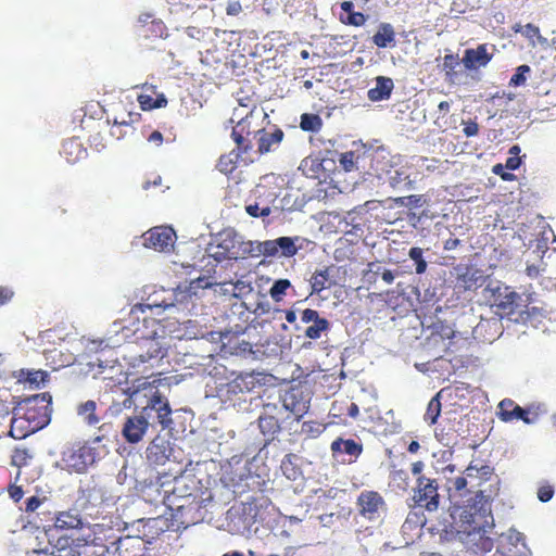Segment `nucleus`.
Masks as SVG:
<instances>
[{"instance_id":"ea45409f","label":"nucleus","mask_w":556,"mask_h":556,"mask_svg":"<svg viewBox=\"0 0 556 556\" xmlns=\"http://www.w3.org/2000/svg\"><path fill=\"white\" fill-rule=\"evenodd\" d=\"M326 430V425L317 420L304 421L301 426L300 433L305 438L315 439Z\"/></svg>"},{"instance_id":"79ce46f5","label":"nucleus","mask_w":556,"mask_h":556,"mask_svg":"<svg viewBox=\"0 0 556 556\" xmlns=\"http://www.w3.org/2000/svg\"><path fill=\"white\" fill-rule=\"evenodd\" d=\"M409 258L415 264V271L417 275H422L426 273L428 264L424 258V251L419 247H413L408 251Z\"/></svg>"},{"instance_id":"aec40b11","label":"nucleus","mask_w":556,"mask_h":556,"mask_svg":"<svg viewBox=\"0 0 556 556\" xmlns=\"http://www.w3.org/2000/svg\"><path fill=\"white\" fill-rule=\"evenodd\" d=\"M491 60L492 54L488 52L486 46L479 45L475 49L465 50L462 62L467 70H476L486 66Z\"/></svg>"},{"instance_id":"412c9836","label":"nucleus","mask_w":556,"mask_h":556,"mask_svg":"<svg viewBox=\"0 0 556 556\" xmlns=\"http://www.w3.org/2000/svg\"><path fill=\"white\" fill-rule=\"evenodd\" d=\"M376 86L370 88L367 97L372 102H379L390 99L394 89V83L390 77L378 76L375 78Z\"/></svg>"},{"instance_id":"69168bd1","label":"nucleus","mask_w":556,"mask_h":556,"mask_svg":"<svg viewBox=\"0 0 556 556\" xmlns=\"http://www.w3.org/2000/svg\"><path fill=\"white\" fill-rule=\"evenodd\" d=\"M134 123V115L131 113L127 114V118L122 117L118 119L117 117L114 118L113 124L114 126L119 129L122 127H130Z\"/></svg>"},{"instance_id":"393cba45","label":"nucleus","mask_w":556,"mask_h":556,"mask_svg":"<svg viewBox=\"0 0 556 556\" xmlns=\"http://www.w3.org/2000/svg\"><path fill=\"white\" fill-rule=\"evenodd\" d=\"M299 170L307 178L319 179L324 172L323 160L317 155H308L301 161Z\"/></svg>"},{"instance_id":"72a5a7b5","label":"nucleus","mask_w":556,"mask_h":556,"mask_svg":"<svg viewBox=\"0 0 556 556\" xmlns=\"http://www.w3.org/2000/svg\"><path fill=\"white\" fill-rule=\"evenodd\" d=\"M258 427L261 432L269 439H274L275 434L280 431L279 420L274 416H261Z\"/></svg>"},{"instance_id":"4468645a","label":"nucleus","mask_w":556,"mask_h":556,"mask_svg":"<svg viewBox=\"0 0 556 556\" xmlns=\"http://www.w3.org/2000/svg\"><path fill=\"white\" fill-rule=\"evenodd\" d=\"M501 317H492L489 319L482 318L473 328V336L482 342L492 343L503 332V325Z\"/></svg>"},{"instance_id":"f8f14e48","label":"nucleus","mask_w":556,"mask_h":556,"mask_svg":"<svg viewBox=\"0 0 556 556\" xmlns=\"http://www.w3.org/2000/svg\"><path fill=\"white\" fill-rule=\"evenodd\" d=\"M283 138L285 132L281 128L275 125L270 128L264 126L256 137V152L258 154H266L276 151Z\"/></svg>"},{"instance_id":"e433bc0d","label":"nucleus","mask_w":556,"mask_h":556,"mask_svg":"<svg viewBox=\"0 0 556 556\" xmlns=\"http://www.w3.org/2000/svg\"><path fill=\"white\" fill-rule=\"evenodd\" d=\"M389 184L392 188H406L410 189L413 187V181L409 178V175L404 169H394L389 170Z\"/></svg>"},{"instance_id":"e2e57ef3","label":"nucleus","mask_w":556,"mask_h":556,"mask_svg":"<svg viewBox=\"0 0 556 556\" xmlns=\"http://www.w3.org/2000/svg\"><path fill=\"white\" fill-rule=\"evenodd\" d=\"M14 296V291L5 286L0 287V305L9 303Z\"/></svg>"},{"instance_id":"bf43d9fd","label":"nucleus","mask_w":556,"mask_h":556,"mask_svg":"<svg viewBox=\"0 0 556 556\" xmlns=\"http://www.w3.org/2000/svg\"><path fill=\"white\" fill-rule=\"evenodd\" d=\"M321 317L319 316V313L312 308H305L301 313V320L305 324L309 323H316V320H319Z\"/></svg>"},{"instance_id":"37998d69","label":"nucleus","mask_w":556,"mask_h":556,"mask_svg":"<svg viewBox=\"0 0 556 556\" xmlns=\"http://www.w3.org/2000/svg\"><path fill=\"white\" fill-rule=\"evenodd\" d=\"M329 280V274L327 269H323L314 273L309 282L312 287V293H320L327 288V281Z\"/></svg>"},{"instance_id":"f257e3e1","label":"nucleus","mask_w":556,"mask_h":556,"mask_svg":"<svg viewBox=\"0 0 556 556\" xmlns=\"http://www.w3.org/2000/svg\"><path fill=\"white\" fill-rule=\"evenodd\" d=\"M10 435L16 440L43 429L51 421L52 395L49 392L37 393L23 399L14 396Z\"/></svg>"},{"instance_id":"6e6552de","label":"nucleus","mask_w":556,"mask_h":556,"mask_svg":"<svg viewBox=\"0 0 556 556\" xmlns=\"http://www.w3.org/2000/svg\"><path fill=\"white\" fill-rule=\"evenodd\" d=\"M356 508L362 518L369 522L378 523L387 514L388 505L379 492L364 490L356 498Z\"/></svg>"},{"instance_id":"6ab92c4d","label":"nucleus","mask_w":556,"mask_h":556,"mask_svg":"<svg viewBox=\"0 0 556 556\" xmlns=\"http://www.w3.org/2000/svg\"><path fill=\"white\" fill-rule=\"evenodd\" d=\"M172 452L170 443L164 438H154L147 447V459L153 465H163Z\"/></svg>"},{"instance_id":"a18cd8bd","label":"nucleus","mask_w":556,"mask_h":556,"mask_svg":"<svg viewBox=\"0 0 556 556\" xmlns=\"http://www.w3.org/2000/svg\"><path fill=\"white\" fill-rule=\"evenodd\" d=\"M278 250L281 251V255L290 257L296 254L298 248L290 237H280L277 239Z\"/></svg>"},{"instance_id":"f03ea898","label":"nucleus","mask_w":556,"mask_h":556,"mask_svg":"<svg viewBox=\"0 0 556 556\" xmlns=\"http://www.w3.org/2000/svg\"><path fill=\"white\" fill-rule=\"evenodd\" d=\"M152 324L156 326V328L152 330V334L142 336L147 352L136 357L130 365L128 376L132 377V382L149 379H153L152 382H170L172 379H175L176 382H180L187 378H193V372L163 377L166 371L161 367L163 366L162 361L166 355V349L164 343L160 341L163 334H160L159 330L164 333V329L156 320H152Z\"/></svg>"},{"instance_id":"9b49d317","label":"nucleus","mask_w":556,"mask_h":556,"mask_svg":"<svg viewBox=\"0 0 556 556\" xmlns=\"http://www.w3.org/2000/svg\"><path fill=\"white\" fill-rule=\"evenodd\" d=\"M492 307L498 317H511L520 307L521 296L509 287H498L493 294Z\"/></svg>"},{"instance_id":"0e129e2a","label":"nucleus","mask_w":556,"mask_h":556,"mask_svg":"<svg viewBox=\"0 0 556 556\" xmlns=\"http://www.w3.org/2000/svg\"><path fill=\"white\" fill-rule=\"evenodd\" d=\"M439 344L442 345V349H441L442 351L447 349V343L445 342L444 338L439 333H432L427 339V345H439Z\"/></svg>"},{"instance_id":"4c0bfd02","label":"nucleus","mask_w":556,"mask_h":556,"mask_svg":"<svg viewBox=\"0 0 556 556\" xmlns=\"http://www.w3.org/2000/svg\"><path fill=\"white\" fill-rule=\"evenodd\" d=\"M295 455L287 454L281 462V470L289 480H296L302 471L300 467L294 463Z\"/></svg>"},{"instance_id":"4be33fe9","label":"nucleus","mask_w":556,"mask_h":556,"mask_svg":"<svg viewBox=\"0 0 556 556\" xmlns=\"http://www.w3.org/2000/svg\"><path fill=\"white\" fill-rule=\"evenodd\" d=\"M340 8L342 12L339 15V21L344 25L361 27L368 20V15L354 11V3L352 1L341 2Z\"/></svg>"},{"instance_id":"c756f323","label":"nucleus","mask_w":556,"mask_h":556,"mask_svg":"<svg viewBox=\"0 0 556 556\" xmlns=\"http://www.w3.org/2000/svg\"><path fill=\"white\" fill-rule=\"evenodd\" d=\"M247 153L248 152L239 151V149L237 148L236 150H232L227 154H223L219 157L216 165L218 170L226 175L232 174L238 166L239 159Z\"/></svg>"},{"instance_id":"5701e85b","label":"nucleus","mask_w":556,"mask_h":556,"mask_svg":"<svg viewBox=\"0 0 556 556\" xmlns=\"http://www.w3.org/2000/svg\"><path fill=\"white\" fill-rule=\"evenodd\" d=\"M61 155L67 161V163L75 164L86 157L87 151L81 141L76 137H73L63 142Z\"/></svg>"},{"instance_id":"7ed1b4c3","label":"nucleus","mask_w":556,"mask_h":556,"mask_svg":"<svg viewBox=\"0 0 556 556\" xmlns=\"http://www.w3.org/2000/svg\"><path fill=\"white\" fill-rule=\"evenodd\" d=\"M150 393L151 395L142 407L141 414L128 417L124 422L122 434L128 443L135 444L140 442L149 426L154 422H157L162 429L169 428L173 422L168 400L157 390H150Z\"/></svg>"},{"instance_id":"58836bf2","label":"nucleus","mask_w":556,"mask_h":556,"mask_svg":"<svg viewBox=\"0 0 556 556\" xmlns=\"http://www.w3.org/2000/svg\"><path fill=\"white\" fill-rule=\"evenodd\" d=\"M138 102L140 108L144 111L163 108L167 104V100L164 94H159L155 99L148 93H141L138 96Z\"/></svg>"},{"instance_id":"de8ad7c7","label":"nucleus","mask_w":556,"mask_h":556,"mask_svg":"<svg viewBox=\"0 0 556 556\" xmlns=\"http://www.w3.org/2000/svg\"><path fill=\"white\" fill-rule=\"evenodd\" d=\"M253 288L250 282L244 280H237L232 283V296L233 298H242L250 292H252Z\"/></svg>"},{"instance_id":"603ef678","label":"nucleus","mask_w":556,"mask_h":556,"mask_svg":"<svg viewBox=\"0 0 556 556\" xmlns=\"http://www.w3.org/2000/svg\"><path fill=\"white\" fill-rule=\"evenodd\" d=\"M339 162L346 172L352 170L355 167V152L348 151L342 153Z\"/></svg>"},{"instance_id":"6e6d98bb","label":"nucleus","mask_w":556,"mask_h":556,"mask_svg":"<svg viewBox=\"0 0 556 556\" xmlns=\"http://www.w3.org/2000/svg\"><path fill=\"white\" fill-rule=\"evenodd\" d=\"M503 164L498 163L492 167L493 174L500 176L504 181H513L516 176L513 173L506 172Z\"/></svg>"},{"instance_id":"13d9d810","label":"nucleus","mask_w":556,"mask_h":556,"mask_svg":"<svg viewBox=\"0 0 556 556\" xmlns=\"http://www.w3.org/2000/svg\"><path fill=\"white\" fill-rule=\"evenodd\" d=\"M554 495V488L549 484L542 485L538 490V497L541 502H548Z\"/></svg>"},{"instance_id":"f3484780","label":"nucleus","mask_w":556,"mask_h":556,"mask_svg":"<svg viewBox=\"0 0 556 556\" xmlns=\"http://www.w3.org/2000/svg\"><path fill=\"white\" fill-rule=\"evenodd\" d=\"M458 390V388H455L454 386H447L443 389H441L428 403L426 413L424 415V421L429 425L433 426L437 424L440 415H441V400L451 397L453 393H455Z\"/></svg>"},{"instance_id":"a878e982","label":"nucleus","mask_w":556,"mask_h":556,"mask_svg":"<svg viewBox=\"0 0 556 556\" xmlns=\"http://www.w3.org/2000/svg\"><path fill=\"white\" fill-rule=\"evenodd\" d=\"M54 526L61 530L79 529L83 528V520L76 510H65L56 515Z\"/></svg>"},{"instance_id":"ddd939ff","label":"nucleus","mask_w":556,"mask_h":556,"mask_svg":"<svg viewBox=\"0 0 556 556\" xmlns=\"http://www.w3.org/2000/svg\"><path fill=\"white\" fill-rule=\"evenodd\" d=\"M174 235L170 227H154L144 233V247L160 252L165 251L173 245Z\"/></svg>"},{"instance_id":"8fccbe9b","label":"nucleus","mask_w":556,"mask_h":556,"mask_svg":"<svg viewBox=\"0 0 556 556\" xmlns=\"http://www.w3.org/2000/svg\"><path fill=\"white\" fill-rule=\"evenodd\" d=\"M240 249L243 256L249 255L252 257H258L262 255V253L256 252L257 250H261V242L257 241L242 242Z\"/></svg>"},{"instance_id":"1a4fd4ad","label":"nucleus","mask_w":556,"mask_h":556,"mask_svg":"<svg viewBox=\"0 0 556 556\" xmlns=\"http://www.w3.org/2000/svg\"><path fill=\"white\" fill-rule=\"evenodd\" d=\"M413 501L415 506L426 509L429 513L435 511L440 505L439 484L437 479L419 476L413 489Z\"/></svg>"},{"instance_id":"c9c22d12","label":"nucleus","mask_w":556,"mask_h":556,"mask_svg":"<svg viewBox=\"0 0 556 556\" xmlns=\"http://www.w3.org/2000/svg\"><path fill=\"white\" fill-rule=\"evenodd\" d=\"M33 452L26 446H17L11 455V465L21 469L29 464L33 459Z\"/></svg>"},{"instance_id":"338daca9","label":"nucleus","mask_w":556,"mask_h":556,"mask_svg":"<svg viewBox=\"0 0 556 556\" xmlns=\"http://www.w3.org/2000/svg\"><path fill=\"white\" fill-rule=\"evenodd\" d=\"M521 157L520 156H509L506 160V163L504 164V167L508 170H516L521 165Z\"/></svg>"},{"instance_id":"423d86ee","label":"nucleus","mask_w":556,"mask_h":556,"mask_svg":"<svg viewBox=\"0 0 556 556\" xmlns=\"http://www.w3.org/2000/svg\"><path fill=\"white\" fill-rule=\"evenodd\" d=\"M94 538L88 528V534H81L76 538L61 536L54 544L39 549L48 556H100L94 552Z\"/></svg>"},{"instance_id":"2f4dec72","label":"nucleus","mask_w":556,"mask_h":556,"mask_svg":"<svg viewBox=\"0 0 556 556\" xmlns=\"http://www.w3.org/2000/svg\"><path fill=\"white\" fill-rule=\"evenodd\" d=\"M415 367L422 372H435L439 370H443L447 372V375L451 374V363L442 355L435 356L431 362L415 364Z\"/></svg>"},{"instance_id":"680f3d73","label":"nucleus","mask_w":556,"mask_h":556,"mask_svg":"<svg viewBox=\"0 0 556 556\" xmlns=\"http://www.w3.org/2000/svg\"><path fill=\"white\" fill-rule=\"evenodd\" d=\"M45 498H40L38 496H31L25 502V511L27 514L34 513L43 502Z\"/></svg>"},{"instance_id":"3c124183","label":"nucleus","mask_w":556,"mask_h":556,"mask_svg":"<svg viewBox=\"0 0 556 556\" xmlns=\"http://www.w3.org/2000/svg\"><path fill=\"white\" fill-rule=\"evenodd\" d=\"M247 213L252 217H266L270 214V207H260L257 203L245 206Z\"/></svg>"},{"instance_id":"cd10ccee","label":"nucleus","mask_w":556,"mask_h":556,"mask_svg":"<svg viewBox=\"0 0 556 556\" xmlns=\"http://www.w3.org/2000/svg\"><path fill=\"white\" fill-rule=\"evenodd\" d=\"M224 349H228L231 354H244L252 352V344L245 340H241L239 336L224 333L222 336Z\"/></svg>"},{"instance_id":"c03bdc74","label":"nucleus","mask_w":556,"mask_h":556,"mask_svg":"<svg viewBox=\"0 0 556 556\" xmlns=\"http://www.w3.org/2000/svg\"><path fill=\"white\" fill-rule=\"evenodd\" d=\"M290 287L291 282L288 279L276 280L269 290L270 298L276 302L281 301Z\"/></svg>"},{"instance_id":"b1692460","label":"nucleus","mask_w":556,"mask_h":556,"mask_svg":"<svg viewBox=\"0 0 556 556\" xmlns=\"http://www.w3.org/2000/svg\"><path fill=\"white\" fill-rule=\"evenodd\" d=\"M396 34L390 23H380L376 34L372 36V43L380 49L392 48L395 46Z\"/></svg>"},{"instance_id":"20e7f679","label":"nucleus","mask_w":556,"mask_h":556,"mask_svg":"<svg viewBox=\"0 0 556 556\" xmlns=\"http://www.w3.org/2000/svg\"><path fill=\"white\" fill-rule=\"evenodd\" d=\"M452 518L456 532L466 535L484 533L485 528L491 525L493 519L490 508L485 505L478 507L477 504L456 507L452 513Z\"/></svg>"},{"instance_id":"5fc2aeb1","label":"nucleus","mask_w":556,"mask_h":556,"mask_svg":"<svg viewBox=\"0 0 556 556\" xmlns=\"http://www.w3.org/2000/svg\"><path fill=\"white\" fill-rule=\"evenodd\" d=\"M463 132L467 138L475 137L479 132V125L475 119L463 121Z\"/></svg>"},{"instance_id":"4d7b16f0","label":"nucleus","mask_w":556,"mask_h":556,"mask_svg":"<svg viewBox=\"0 0 556 556\" xmlns=\"http://www.w3.org/2000/svg\"><path fill=\"white\" fill-rule=\"evenodd\" d=\"M451 106H452V102L451 101H441L439 103L438 110H439L440 115H438V117L434 121V124L437 126L441 127L440 119L446 117V115L451 111Z\"/></svg>"},{"instance_id":"49530a36","label":"nucleus","mask_w":556,"mask_h":556,"mask_svg":"<svg viewBox=\"0 0 556 556\" xmlns=\"http://www.w3.org/2000/svg\"><path fill=\"white\" fill-rule=\"evenodd\" d=\"M531 72V68L527 64H522L516 68L515 74L510 77L509 86L518 87L526 84L527 74Z\"/></svg>"},{"instance_id":"052dcab7","label":"nucleus","mask_w":556,"mask_h":556,"mask_svg":"<svg viewBox=\"0 0 556 556\" xmlns=\"http://www.w3.org/2000/svg\"><path fill=\"white\" fill-rule=\"evenodd\" d=\"M9 496L15 502H20L23 498L24 490L21 485L12 483L8 486Z\"/></svg>"},{"instance_id":"a211bd4d","label":"nucleus","mask_w":556,"mask_h":556,"mask_svg":"<svg viewBox=\"0 0 556 556\" xmlns=\"http://www.w3.org/2000/svg\"><path fill=\"white\" fill-rule=\"evenodd\" d=\"M497 415L502 421L509 422L513 420H522L526 424H530L529 412L510 399H504L498 404Z\"/></svg>"},{"instance_id":"864d4df0","label":"nucleus","mask_w":556,"mask_h":556,"mask_svg":"<svg viewBox=\"0 0 556 556\" xmlns=\"http://www.w3.org/2000/svg\"><path fill=\"white\" fill-rule=\"evenodd\" d=\"M400 201L409 207H420L426 202L422 194H412L405 198H401Z\"/></svg>"},{"instance_id":"a19ab883","label":"nucleus","mask_w":556,"mask_h":556,"mask_svg":"<svg viewBox=\"0 0 556 556\" xmlns=\"http://www.w3.org/2000/svg\"><path fill=\"white\" fill-rule=\"evenodd\" d=\"M329 328V320L323 317L305 329V337L312 340H317L324 332L328 331Z\"/></svg>"},{"instance_id":"0eeeda50","label":"nucleus","mask_w":556,"mask_h":556,"mask_svg":"<svg viewBox=\"0 0 556 556\" xmlns=\"http://www.w3.org/2000/svg\"><path fill=\"white\" fill-rule=\"evenodd\" d=\"M98 457L97 448L88 441L72 443L62 452V462L71 471L77 473L85 472Z\"/></svg>"},{"instance_id":"473e14b6","label":"nucleus","mask_w":556,"mask_h":556,"mask_svg":"<svg viewBox=\"0 0 556 556\" xmlns=\"http://www.w3.org/2000/svg\"><path fill=\"white\" fill-rule=\"evenodd\" d=\"M460 61L458 55L445 54L443 58V71L445 74V80L450 84H455L458 76L457 67H459Z\"/></svg>"},{"instance_id":"bb28decb","label":"nucleus","mask_w":556,"mask_h":556,"mask_svg":"<svg viewBox=\"0 0 556 556\" xmlns=\"http://www.w3.org/2000/svg\"><path fill=\"white\" fill-rule=\"evenodd\" d=\"M378 399V392L374 384L363 386L357 393L352 395V400L357 401L364 410L372 409Z\"/></svg>"},{"instance_id":"9d476101","label":"nucleus","mask_w":556,"mask_h":556,"mask_svg":"<svg viewBox=\"0 0 556 556\" xmlns=\"http://www.w3.org/2000/svg\"><path fill=\"white\" fill-rule=\"evenodd\" d=\"M312 399V392L304 389L303 384H291V387L280 395L282 406L294 414L299 420L307 413Z\"/></svg>"},{"instance_id":"09e8293b","label":"nucleus","mask_w":556,"mask_h":556,"mask_svg":"<svg viewBox=\"0 0 556 556\" xmlns=\"http://www.w3.org/2000/svg\"><path fill=\"white\" fill-rule=\"evenodd\" d=\"M256 252L262 253V255L265 256H276L279 252L277 239L261 242V250H257Z\"/></svg>"},{"instance_id":"f704fd0d","label":"nucleus","mask_w":556,"mask_h":556,"mask_svg":"<svg viewBox=\"0 0 556 556\" xmlns=\"http://www.w3.org/2000/svg\"><path fill=\"white\" fill-rule=\"evenodd\" d=\"M323 125V119L318 114L303 113L301 115L300 127L303 131L318 132Z\"/></svg>"},{"instance_id":"7c9ffc66","label":"nucleus","mask_w":556,"mask_h":556,"mask_svg":"<svg viewBox=\"0 0 556 556\" xmlns=\"http://www.w3.org/2000/svg\"><path fill=\"white\" fill-rule=\"evenodd\" d=\"M10 378L16 379V382H47L49 375L45 370H24L12 371Z\"/></svg>"},{"instance_id":"dca6fc26","label":"nucleus","mask_w":556,"mask_h":556,"mask_svg":"<svg viewBox=\"0 0 556 556\" xmlns=\"http://www.w3.org/2000/svg\"><path fill=\"white\" fill-rule=\"evenodd\" d=\"M528 548L520 533L502 540L492 556H527Z\"/></svg>"},{"instance_id":"774afa93","label":"nucleus","mask_w":556,"mask_h":556,"mask_svg":"<svg viewBox=\"0 0 556 556\" xmlns=\"http://www.w3.org/2000/svg\"><path fill=\"white\" fill-rule=\"evenodd\" d=\"M140 392V386H138L137 388L135 389H131V388H128L127 390H125V393L128 395L124 402H123V405L125 407H130L132 404H134V401H132V397L135 395H137L138 393Z\"/></svg>"},{"instance_id":"39448f33","label":"nucleus","mask_w":556,"mask_h":556,"mask_svg":"<svg viewBox=\"0 0 556 556\" xmlns=\"http://www.w3.org/2000/svg\"><path fill=\"white\" fill-rule=\"evenodd\" d=\"M269 124L268 115L262 108L253 106L250 112L240 118V121L232 128L231 137L236 142L237 148L241 152H250L253 149L252 140L253 136L256 139L261 129Z\"/></svg>"},{"instance_id":"2eb2a0df","label":"nucleus","mask_w":556,"mask_h":556,"mask_svg":"<svg viewBox=\"0 0 556 556\" xmlns=\"http://www.w3.org/2000/svg\"><path fill=\"white\" fill-rule=\"evenodd\" d=\"M332 455L336 457L340 454L349 456L346 463L353 464L362 455L364 447L361 442L353 439L337 438L330 445Z\"/></svg>"},{"instance_id":"c85d7f7f","label":"nucleus","mask_w":556,"mask_h":556,"mask_svg":"<svg viewBox=\"0 0 556 556\" xmlns=\"http://www.w3.org/2000/svg\"><path fill=\"white\" fill-rule=\"evenodd\" d=\"M97 403L92 400H88L77 405V415L83 421L89 426L94 427L100 422V417L96 414Z\"/></svg>"}]
</instances>
